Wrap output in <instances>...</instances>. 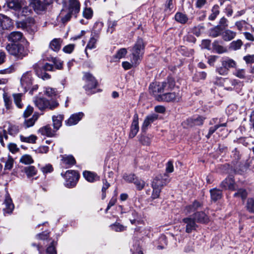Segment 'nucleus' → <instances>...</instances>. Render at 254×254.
<instances>
[{"instance_id":"obj_1","label":"nucleus","mask_w":254,"mask_h":254,"mask_svg":"<svg viewBox=\"0 0 254 254\" xmlns=\"http://www.w3.org/2000/svg\"><path fill=\"white\" fill-rule=\"evenodd\" d=\"M8 53L15 59L21 60L28 55L29 50L20 44H8L6 46Z\"/></svg>"},{"instance_id":"obj_2","label":"nucleus","mask_w":254,"mask_h":254,"mask_svg":"<svg viewBox=\"0 0 254 254\" xmlns=\"http://www.w3.org/2000/svg\"><path fill=\"white\" fill-rule=\"evenodd\" d=\"M144 47L142 39H138L131 49V62L134 65H137L141 61L144 54Z\"/></svg>"},{"instance_id":"obj_3","label":"nucleus","mask_w":254,"mask_h":254,"mask_svg":"<svg viewBox=\"0 0 254 254\" xmlns=\"http://www.w3.org/2000/svg\"><path fill=\"white\" fill-rule=\"evenodd\" d=\"M221 66L216 69V72L221 75L225 76L228 74L230 68H236L237 66V62L229 57H225L221 61Z\"/></svg>"},{"instance_id":"obj_4","label":"nucleus","mask_w":254,"mask_h":254,"mask_svg":"<svg viewBox=\"0 0 254 254\" xmlns=\"http://www.w3.org/2000/svg\"><path fill=\"white\" fill-rule=\"evenodd\" d=\"M83 80L85 82L83 88L86 94L91 95L96 93L95 89L98 83L93 75L89 72H85L84 74Z\"/></svg>"},{"instance_id":"obj_5","label":"nucleus","mask_w":254,"mask_h":254,"mask_svg":"<svg viewBox=\"0 0 254 254\" xmlns=\"http://www.w3.org/2000/svg\"><path fill=\"white\" fill-rule=\"evenodd\" d=\"M61 175L65 180V186L69 188L75 186L79 178L78 173L74 170H68L64 175L62 173Z\"/></svg>"},{"instance_id":"obj_6","label":"nucleus","mask_w":254,"mask_h":254,"mask_svg":"<svg viewBox=\"0 0 254 254\" xmlns=\"http://www.w3.org/2000/svg\"><path fill=\"white\" fill-rule=\"evenodd\" d=\"M181 91L179 88H177L174 92L163 94L160 96V100L166 102H178L181 99Z\"/></svg>"},{"instance_id":"obj_7","label":"nucleus","mask_w":254,"mask_h":254,"mask_svg":"<svg viewBox=\"0 0 254 254\" xmlns=\"http://www.w3.org/2000/svg\"><path fill=\"white\" fill-rule=\"evenodd\" d=\"M164 86L163 82L152 83L149 86V92L155 96L159 95V98H160L161 94L165 92ZM158 100H160V99H158Z\"/></svg>"},{"instance_id":"obj_8","label":"nucleus","mask_w":254,"mask_h":254,"mask_svg":"<svg viewBox=\"0 0 254 254\" xmlns=\"http://www.w3.org/2000/svg\"><path fill=\"white\" fill-rule=\"evenodd\" d=\"M182 221L186 224V232L190 233L195 230L197 227V222L193 216H190L183 219Z\"/></svg>"},{"instance_id":"obj_9","label":"nucleus","mask_w":254,"mask_h":254,"mask_svg":"<svg viewBox=\"0 0 254 254\" xmlns=\"http://www.w3.org/2000/svg\"><path fill=\"white\" fill-rule=\"evenodd\" d=\"M67 9L70 13L73 14L76 17L80 9V3L78 0H68L67 2Z\"/></svg>"},{"instance_id":"obj_10","label":"nucleus","mask_w":254,"mask_h":254,"mask_svg":"<svg viewBox=\"0 0 254 254\" xmlns=\"http://www.w3.org/2000/svg\"><path fill=\"white\" fill-rule=\"evenodd\" d=\"M21 84L25 91L30 89L32 84V77L30 72L24 73L21 78Z\"/></svg>"},{"instance_id":"obj_11","label":"nucleus","mask_w":254,"mask_h":254,"mask_svg":"<svg viewBox=\"0 0 254 254\" xmlns=\"http://www.w3.org/2000/svg\"><path fill=\"white\" fill-rule=\"evenodd\" d=\"M158 118V115L155 114H152L146 116L144 119L143 123L141 127V130L145 132L147 129L148 127L154 123Z\"/></svg>"},{"instance_id":"obj_12","label":"nucleus","mask_w":254,"mask_h":254,"mask_svg":"<svg viewBox=\"0 0 254 254\" xmlns=\"http://www.w3.org/2000/svg\"><path fill=\"white\" fill-rule=\"evenodd\" d=\"M138 116L137 114H135L133 116V121L130 127V130L129 134V137H134L138 132Z\"/></svg>"},{"instance_id":"obj_13","label":"nucleus","mask_w":254,"mask_h":254,"mask_svg":"<svg viewBox=\"0 0 254 254\" xmlns=\"http://www.w3.org/2000/svg\"><path fill=\"white\" fill-rule=\"evenodd\" d=\"M34 102L36 107L40 110L48 107L49 100L43 97H35Z\"/></svg>"},{"instance_id":"obj_14","label":"nucleus","mask_w":254,"mask_h":254,"mask_svg":"<svg viewBox=\"0 0 254 254\" xmlns=\"http://www.w3.org/2000/svg\"><path fill=\"white\" fill-rule=\"evenodd\" d=\"M8 41L16 43L22 41L24 39L23 34L19 31L11 32L7 36Z\"/></svg>"},{"instance_id":"obj_15","label":"nucleus","mask_w":254,"mask_h":254,"mask_svg":"<svg viewBox=\"0 0 254 254\" xmlns=\"http://www.w3.org/2000/svg\"><path fill=\"white\" fill-rule=\"evenodd\" d=\"M38 118L39 115L37 113H35L29 119L25 118L23 123L21 125L22 127L26 129L33 127Z\"/></svg>"},{"instance_id":"obj_16","label":"nucleus","mask_w":254,"mask_h":254,"mask_svg":"<svg viewBox=\"0 0 254 254\" xmlns=\"http://www.w3.org/2000/svg\"><path fill=\"white\" fill-rule=\"evenodd\" d=\"M84 114L82 113H78L72 115L65 123L68 126H73L77 124L82 118Z\"/></svg>"},{"instance_id":"obj_17","label":"nucleus","mask_w":254,"mask_h":254,"mask_svg":"<svg viewBox=\"0 0 254 254\" xmlns=\"http://www.w3.org/2000/svg\"><path fill=\"white\" fill-rule=\"evenodd\" d=\"M4 204L5 205V207L3 208V210L4 215L6 213H11L14 207L12 203V199L8 195L5 197Z\"/></svg>"},{"instance_id":"obj_18","label":"nucleus","mask_w":254,"mask_h":254,"mask_svg":"<svg viewBox=\"0 0 254 254\" xmlns=\"http://www.w3.org/2000/svg\"><path fill=\"white\" fill-rule=\"evenodd\" d=\"M61 161L62 163L66 166V168L70 167V166L75 164V160L73 156L69 155H64L62 156Z\"/></svg>"},{"instance_id":"obj_19","label":"nucleus","mask_w":254,"mask_h":254,"mask_svg":"<svg viewBox=\"0 0 254 254\" xmlns=\"http://www.w3.org/2000/svg\"><path fill=\"white\" fill-rule=\"evenodd\" d=\"M56 130H52L50 125H47L41 127L38 132L42 135L47 136L48 137H53L55 134Z\"/></svg>"},{"instance_id":"obj_20","label":"nucleus","mask_w":254,"mask_h":254,"mask_svg":"<svg viewBox=\"0 0 254 254\" xmlns=\"http://www.w3.org/2000/svg\"><path fill=\"white\" fill-rule=\"evenodd\" d=\"M0 24L3 29H7L12 25L11 20L6 16L0 14Z\"/></svg>"},{"instance_id":"obj_21","label":"nucleus","mask_w":254,"mask_h":254,"mask_svg":"<svg viewBox=\"0 0 254 254\" xmlns=\"http://www.w3.org/2000/svg\"><path fill=\"white\" fill-rule=\"evenodd\" d=\"M1 161L4 163V171H10L12 169L14 164V159L11 156H8L6 158H2Z\"/></svg>"},{"instance_id":"obj_22","label":"nucleus","mask_w":254,"mask_h":254,"mask_svg":"<svg viewBox=\"0 0 254 254\" xmlns=\"http://www.w3.org/2000/svg\"><path fill=\"white\" fill-rule=\"evenodd\" d=\"M167 180L163 179L162 175H158L153 180L152 183V187L162 189L164 185H166Z\"/></svg>"},{"instance_id":"obj_23","label":"nucleus","mask_w":254,"mask_h":254,"mask_svg":"<svg viewBox=\"0 0 254 254\" xmlns=\"http://www.w3.org/2000/svg\"><path fill=\"white\" fill-rule=\"evenodd\" d=\"M193 217L198 223H207L209 220L208 216L202 211L195 213Z\"/></svg>"},{"instance_id":"obj_24","label":"nucleus","mask_w":254,"mask_h":254,"mask_svg":"<svg viewBox=\"0 0 254 254\" xmlns=\"http://www.w3.org/2000/svg\"><path fill=\"white\" fill-rule=\"evenodd\" d=\"M221 186L225 190L229 189L230 190H234V181L232 178H226L221 183Z\"/></svg>"},{"instance_id":"obj_25","label":"nucleus","mask_w":254,"mask_h":254,"mask_svg":"<svg viewBox=\"0 0 254 254\" xmlns=\"http://www.w3.org/2000/svg\"><path fill=\"white\" fill-rule=\"evenodd\" d=\"M30 4L35 11H43L46 8L45 4L40 0H32Z\"/></svg>"},{"instance_id":"obj_26","label":"nucleus","mask_w":254,"mask_h":254,"mask_svg":"<svg viewBox=\"0 0 254 254\" xmlns=\"http://www.w3.org/2000/svg\"><path fill=\"white\" fill-rule=\"evenodd\" d=\"M63 116L62 115H58L53 116L52 117L53 127L54 129L57 131L62 126V121L63 120Z\"/></svg>"},{"instance_id":"obj_27","label":"nucleus","mask_w":254,"mask_h":254,"mask_svg":"<svg viewBox=\"0 0 254 254\" xmlns=\"http://www.w3.org/2000/svg\"><path fill=\"white\" fill-rule=\"evenodd\" d=\"M84 178L89 182H94L99 180V177L94 173L90 171H84L83 173Z\"/></svg>"},{"instance_id":"obj_28","label":"nucleus","mask_w":254,"mask_h":254,"mask_svg":"<svg viewBox=\"0 0 254 254\" xmlns=\"http://www.w3.org/2000/svg\"><path fill=\"white\" fill-rule=\"evenodd\" d=\"M14 102L17 108L21 109L23 107V104L22 102V98L23 94L22 93H15L13 94Z\"/></svg>"},{"instance_id":"obj_29","label":"nucleus","mask_w":254,"mask_h":254,"mask_svg":"<svg viewBox=\"0 0 254 254\" xmlns=\"http://www.w3.org/2000/svg\"><path fill=\"white\" fill-rule=\"evenodd\" d=\"M62 40L61 39H54L50 43V48L55 52L61 49Z\"/></svg>"},{"instance_id":"obj_30","label":"nucleus","mask_w":254,"mask_h":254,"mask_svg":"<svg viewBox=\"0 0 254 254\" xmlns=\"http://www.w3.org/2000/svg\"><path fill=\"white\" fill-rule=\"evenodd\" d=\"M236 35V32L227 29L222 32V36L224 40L229 41L234 39Z\"/></svg>"},{"instance_id":"obj_31","label":"nucleus","mask_w":254,"mask_h":254,"mask_svg":"<svg viewBox=\"0 0 254 254\" xmlns=\"http://www.w3.org/2000/svg\"><path fill=\"white\" fill-rule=\"evenodd\" d=\"M24 172L28 178L35 176L37 173V169L33 166L25 167L24 168Z\"/></svg>"},{"instance_id":"obj_32","label":"nucleus","mask_w":254,"mask_h":254,"mask_svg":"<svg viewBox=\"0 0 254 254\" xmlns=\"http://www.w3.org/2000/svg\"><path fill=\"white\" fill-rule=\"evenodd\" d=\"M21 0H8L7 5L9 8L17 10L21 7Z\"/></svg>"},{"instance_id":"obj_33","label":"nucleus","mask_w":254,"mask_h":254,"mask_svg":"<svg viewBox=\"0 0 254 254\" xmlns=\"http://www.w3.org/2000/svg\"><path fill=\"white\" fill-rule=\"evenodd\" d=\"M128 216L130 223L132 224H135L139 218L138 213L134 209H130L128 212Z\"/></svg>"},{"instance_id":"obj_34","label":"nucleus","mask_w":254,"mask_h":254,"mask_svg":"<svg viewBox=\"0 0 254 254\" xmlns=\"http://www.w3.org/2000/svg\"><path fill=\"white\" fill-rule=\"evenodd\" d=\"M222 29L220 26L211 28L209 31V35L213 38L217 37L222 34Z\"/></svg>"},{"instance_id":"obj_35","label":"nucleus","mask_w":254,"mask_h":254,"mask_svg":"<svg viewBox=\"0 0 254 254\" xmlns=\"http://www.w3.org/2000/svg\"><path fill=\"white\" fill-rule=\"evenodd\" d=\"M98 38V35L92 36L90 38V39L86 46L85 52H86V50L87 49L91 50V49H94L96 48V43L97 41ZM86 55H87V52H86Z\"/></svg>"},{"instance_id":"obj_36","label":"nucleus","mask_w":254,"mask_h":254,"mask_svg":"<svg viewBox=\"0 0 254 254\" xmlns=\"http://www.w3.org/2000/svg\"><path fill=\"white\" fill-rule=\"evenodd\" d=\"M201 205V204L199 202L196 200L194 201L192 205L186 207L185 209L186 214H189L192 212H193L198 207H200Z\"/></svg>"},{"instance_id":"obj_37","label":"nucleus","mask_w":254,"mask_h":254,"mask_svg":"<svg viewBox=\"0 0 254 254\" xmlns=\"http://www.w3.org/2000/svg\"><path fill=\"white\" fill-rule=\"evenodd\" d=\"M20 138L22 142L29 143H35L36 140L37 139V137L36 135L33 134L26 137L21 135L20 136Z\"/></svg>"},{"instance_id":"obj_38","label":"nucleus","mask_w":254,"mask_h":254,"mask_svg":"<svg viewBox=\"0 0 254 254\" xmlns=\"http://www.w3.org/2000/svg\"><path fill=\"white\" fill-rule=\"evenodd\" d=\"M175 20L177 22H178L181 24L186 23L188 20V18L187 15L185 14L181 13V12L176 13V14H175Z\"/></svg>"},{"instance_id":"obj_39","label":"nucleus","mask_w":254,"mask_h":254,"mask_svg":"<svg viewBox=\"0 0 254 254\" xmlns=\"http://www.w3.org/2000/svg\"><path fill=\"white\" fill-rule=\"evenodd\" d=\"M210 194L212 199L216 201L221 198L222 192L220 190L214 189L210 190Z\"/></svg>"},{"instance_id":"obj_40","label":"nucleus","mask_w":254,"mask_h":254,"mask_svg":"<svg viewBox=\"0 0 254 254\" xmlns=\"http://www.w3.org/2000/svg\"><path fill=\"white\" fill-rule=\"evenodd\" d=\"M111 229L116 232H123L126 230L127 227L125 226L118 222H115V223L110 225Z\"/></svg>"},{"instance_id":"obj_41","label":"nucleus","mask_w":254,"mask_h":254,"mask_svg":"<svg viewBox=\"0 0 254 254\" xmlns=\"http://www.w3.org/2000/svg\"><path fill=\"white\" fill-rule=\"evenodd\" d=\"M233 74L234 75L240 79H244L246 78V71L245 69L239 68L236 67Z\"/></svg>"},{"instance_id":"obj_42","label":"nucleus","mask_w":254,"mask_h":254,"mask_svg":"<svg viewBox=\"0 0 254 254\" xmlns=\"http://www.w3.org/2000/svg\"><path fill=\"white\" fill-rule=\"evenodd\" d=\"M44 94L49 97H52L58 94V91L56 88L47 87L45 88Z\"/></svg>"},{"instance_id":"obj_43","label":"nucleus","mask_w":254,"mask_h":254,"mask_svg":"<svg viewBox=\"0 0 254 254\" xmlns=\"http://www.w3.org/2000/svg\"><path fill=\"white\" fill-rule=\"evenodd\" d=\"M127 54V50L126 48L120 49L116 55L114 56V59L116 61L124 58Z\"/></svg>"},{"instance_id":"obj_44","label":"nucleus","mask_w":254,"mask_h":254,"mask_svg":"<svg viewBox=\"0 0 254 254\" xmlns=\"http://www.w3.org/2000/svg\"><path fill=\"white\" fill-rule=\"evenodd\" d=\"M213 47L214 50L218 54H222L226 51V49L223 46L220 45L217 41H215L213 44Z\"/></svg>"},{"instance_id":"obj_45","label":"nucleus","mask_w":254,"mask_h":254,"mask_svg":"<svg viewBox=\"0 0 254 254\" xmlns=\"http://www.w3.org/2000/svg\"><path fill=\"white\" fill-rule=\"evenodd\" d=\"M219 7L218 5H215L213 7V8L211 10V13L208 17V19L210 20H214L216 18L217 16L219 13Z\"/></svg>"},{"instance_id":"obj_46","label":"nucleus","mask_w":254,"mask_h":254,"mask_svg":"<svg viewBox=\"0 0 254 254\" xmlns=\"http://www.w3.org/2000/svg\"><path fill=\"white\" fill-rule=\"evenodd\" d=\"M163 83L164 84V85H165V86H164L165 90L166 89V86H168V88L170 89V90L173 89H174L175 90H176V89L175 88V80L173 78H172L171 77L168 78L167 79V81L163 82Z\"/></svg>"},{"instance_id":"obj_47","label":"nucleus","mask_w":254,"mask_h":254,"mask_svg":"<svg viewBox=\"0 0 254 254\" xmlns=\"http://www.w3.org/2000/svg\"><path fill=\"white\" fill-rule=\"evenodd\" d=\"M20 162L23 164L28 165L33 163L34 162V160L30 155L25 154L21 157Z\"/></svg>"},{"instance_id":"obj_48","label":"nucleus","mask_w":254,"mask_h":254,"mask_svg":"<svg viewBox=\"0 0 254 254\" xmlns=\"http://www.w3.org/2000/svg\"><path fill=\"white\" fill-rule=\"evenodd\" d=\"M51 61L57 69H61L63 67V62L58 58H52Z\"/></svg>"},{"instance_id":"obj_49","label":"nucleus","mask_w":254,"mask_h":254,"mask_svg":"<svg viewBox=\"0 0 254 254\" xmlns=\"http://www.w3.org/2000/svg\"><path fill=\"white\" fill-rule=\"evenodd\" d=\"M3 97L6 108L8 110L10 109L12 107V103L10 97H9L6 93H4L3 94Z\"/></svg>"},{"instance_id":"obj_50","label":"nucleus","mask_w":254,"mask_h":254,"mask_svg":"<svg viewBox=\"0 0 254 254\" xmlns=\"http://www.w3.org/2000/svg\"><path fill=\"white\" fill-rule=\"evenodd\" d=\"M226 123H224V124H220V125H215V126L214 127H211L209 129V131H208V134L206 135V137L207 138H209L210 137L211 135L217 129H218L219 127H226Z\"/></svg>"},{"instance_id":"obj_51","label":"nucleus","mask_w":254,"mask_h":254,"mask_svg":"<svg viewBox=\"0 0 254 254\" xmlns=\"http://www.w3.org/2000/svg\"><path fill=\"white\" fill-rule=\"evenodd\" d=\"M247 192L245 190L239 189L238 191L234 193V197H240L243 200L246 199L247 196Z\"/></svg>"},{"instance_id":"obj_52","label":"nucleus","mask_w":254,"mask_h":254,"mask_svg":"<svg viewBox=\"0 0 254 254\" xmlns=\"http://www.w3.org/2000/svg\"><path fill=\"white\" fill-rule=\"evenodd\" d=\"M204 118L201 116H198L196 118H193L191 120L192 123L194 126H200L203 123Z\"/></svg>"},{"instance_id":"obj_53","label":"nucleus","mask_w":254,"mask_h":254,"mask_svg":"<svg viewBox=\"0 0 254 254\" xmlns=\"http://www.w3.org/2000/svg\"><path fill=\"white\" fill-rule=\"evenodd\" d=\"M246 207L250 212L254 213V199L253 198H250L248 199Z\"/></svg>"},{"instance_id":"obj_54","label":"nucleus","mask_w":254,"mask_h":254,"mask_svg":"<svg viewBox=\"0 0 254 254\" xmlns=\"http://www.w3.org/2000/svg\"><path fill=\"white\" fill-rule=\"evenodd\" d=\"M41 171L44 174L51 173L53 171V167L50 164H46L45 166L41 168Z\"/></svg>"},{"instance_id":"obj_55","label":"nucleus","mask_w":254,"mask_h":254,"mask_svg":"<svg viewBox=\"0 0 254 254\" xmlns=\"http://www.w3.org/2000/svg\"><path fill=\"white\" fill-rule=\"evenodd\" d=\"M235 25L240 31H243L247 29V23L245 21H238L236 23Z\"/></svg>"},{"instance_id":"obj_56","label":"nucleus","mask_w":254,"mask_h":254,"mask_svg":"<svg viewBox=\"0 0 254 254\" xmlns=\"http://www.w3.org/2000/svg\"><path fill=\"white\" fill-rule=\"evenodd\" d=\"M93 15V11L91 8H85L83 11V16L86 19H90Z\"/></svg>"},{"instance_id":"obj_57","label":"nucleus","mask_w":254,"mask_h":254,"mask_svg":"<svg viewBox=\"0 0 254 254\" xmlns=\"http://www.w3.org/2000/svg\"><path fill=\"white\" fill-rule=\"evenodd\" d=\"M33 112V108L30 105H28L23 112V117L24 118H27L32 114Z\"/></svg>"},{"instance_id":"obj_58","label":"nucleus","mask_w":254,"mask_h":254,"mask_svg":"<svg viewBox=\"0 0 254 254\" xmlns=\"http://www.w3.org/2000/svg\"><path fill=\"white\" fill-rule=\"evenodd\" d=\"M103 186L102 189V198L104 199L106 197V190L110 187V184L107 182L106 180H103Z\"/></svg>"},{"instance_id":"obj_59","label":"nucleus","mask_w":254,"mask_h":254,"mask_svg":"<svg viewBox=\"0 0 254 254\" xmlns=\"http://www.w3.org/2000/svg\"><path fill=\"white\" fill-rule=\"evenodd\" d=\"M46 254H57V251L54 246V242L47 248Z\"/></svg>"},{"instance_id":"obj_60","label":"nucleus","mask_w":254,"mask_h":254,"mask_svg":"<svg viewBox=\"0 0 254 254\" xmlns=\"http://www.w3.org/2000/svg\"><path fill=\"white\" fill-rule=\"evenodd\" d=\"M133 183L135 185L136 188L138 190H142L145 186V182L141 180H138L136 178L133 182Z\"/></svg>"},{"instance_id":"obj_61","label":"nucleus","mask_w":254,"mask_h":254,"mask_svg":"<svg viewBox=\"0 0 254 254\" xmlns=\"http://www.w3.org/2000/svg\"><path fill=\"white\" fill-rule=\"evenodd\" d=\"M152 188L153 192L151 196L152 198L155 199L158 198L160 195V193L161 192V190L162 189L159 188H156L155 187H152Z\"/></svg>"},{"instance_id":"obj_62","label":"nucleus","mask_w":254,"mask_h":254,"mask_svg":"<svg viewBox=\"0 0 254 254\" xmlns=\"http://www.w3.org/2000/svg\"><path fill=\"white\" fill-rule=\"evenodd\" d=\"M242 44L243 43L241 40H238L236 41H233V42H232L231 47L233 50H237L239 49L241 47Z\"/></svg>"},{"instance_id":"obj_63","label":"nucleus","mask_w":254,"mask_h":254,"mask_svg":"<svg viewBox=\"0 0 254 254\" xmlns=\"http://www.w3.org/2000/svg\"><path fill=\"white\" fill-rule=\"evenodd\" d=\"M247 64L254 63V55H248L243 57Z\"/></svg>"},{"instance_id":"obj_64","label":"nucleus","mask_w":254,"mask_h":254,"mask_svg":"<svg viewBox=\"0 0 254 254\" xmlns=\"http://www.w3.org/2000/svg\"><path fill=\"white\" fill-rule=\"evenodd\" d=\"M37 74L38 76L43 80H48L51 78V75L45 72H40L37 71Z\"/></svg>"}]
</instances>
